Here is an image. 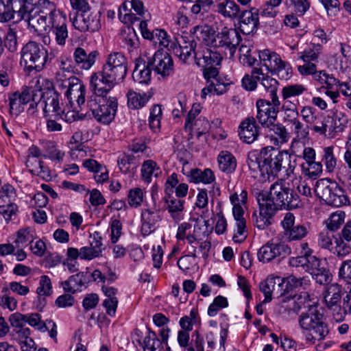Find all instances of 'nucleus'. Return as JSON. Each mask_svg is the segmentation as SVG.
Returning a JSON list of instances; mask_svg holds the SVG:
<instances>
[{"label": "nucleus", "mask_w": 351, "mask_h": 351, "mask_svg": "<svg viewBox=\"0 0 351 351\" xmlns=\"http://www.w3.org/2000/svg\"><path fill=\"white\" fill-rule=\"evenodd\" d=\"M128 70V58L123 53H110L102 69L91 75L90 84L94 93L99 96H106L115 85L124 80Z\"/></svg>", "instance_id": "f257e3e1"}, {"label": "nucleus", "mask_w": 351, "mask_h": 351, "mask_svg": "<svg viewBox=\"0 0 351 351\" xmlns=\"http://www.w3.org/2000/svg\"><path fill=\"white\" fill-rule=\"evenodd\" d=\"M191 34L204 40L207 45L219 49L224 56L232 58L237 49L241 41V36L235 28L223 27L215 34L213 27L209 25H196L191 29Z\"/></svg>", "instance_id": "f03ea898"}, {"label": "nucleus", "mask_w": 351, "mask_h": 351, "mask_svg": "<svg viewBox=\"0 0 351 351\" xmlns=\"http://www.w3.org/2000/svg\"><path fill=\"white\" fill-rule=\"evenodd\" d=\"M262 158V176L267 179L276 177L277 173L285 169L288 176L293 173L295 160L291 163V156L287 151H280L271 146L263 147L261 151Z\"/></svg>", "instance_id": "7ed1b4c3"}, {"label": "nucleus", "mask_w": 351, "mask_h": 351, "mask_svg": "<svg viewBox=\"0 0 351 351\" xmlns=\"http://www.w3.org/2000/svg\"><path fill=\"white\" fill-rule=\"evenodd\" d=\"M299 324L307 332L306 340L311 343L324 339L328 333L327 324L324 321V315L316 306L310 305L308 310L301 314Z\"/></svg>", "instance_id": "20e7f679"}, {"label": "nucleus", "mask_w": 351, "mask_h": 351, "mask_svg": "<svg viewBox=\"0 0 351 351\" xmlns=\"http://www.w3.org/2000/svg\"><path fill=\"white\" fill-rule=\"evenodd\" d=\"M317 195L328 205L341 207L350 204L346 191L335 181L323 178L317 180L315 186Z\"/></svg>", "instance_id": "39448f33"}, {"label": "nucleus", "mask_w": 351, "mask_h": 351, "mask_svg": "<svg viewBox=\"0 0 351 351\" xmlns=\"http://www.w3.org/2000/svg\"><path fill=\"white\" fill-rule=\"evenodd\" d=\"M47 50L40 43L29 41L21 51V64L28 71H41L48 61Z\"/></svg>", "instance_id": "423d86ee"}, {"label": "nucleus", "mask_w": 351, "mask_h": 351, "mask_svg": "<svg viewBox=\"0 0 351 351\" xmlns=\"http://www.w3.org/2000/svg\"><path fill=\"white\" fill-rule=\"evenodd\" d=\"M104 97L95 94L88 101V107L98 122L109 124L114 118L118 102L116 97H110L107 99Z\"/></svg>", "instance_id": "0eeeda50"}, {"label": "nucleus", "mask_w": 351, "mask_h": 351, "mask_svg": "<svg viewBox=\"0 0 351 351\" xmlns=\"http://www.w3.org/2000/svg\"><path fill=\"white\" fill-rule=\"evenodd\" d=\"M36 0H1L0 19L7 22L12 19L16 21L23 20L27 16L29 12L32 11Z\"/></svg>", "instance_id": "6e6552de"}, {"label": "nucleus", "mask_w": 351, "mask_h": 351, "mask_svg": "<svg viewBox=\"0 0 351 351\" xmlns=\"http://www.w3.org/2000/svg\"><path fill=\"white\" fill-rule=\"evenodd\" d=\"M41 90L40 95L41 101L44 104L43 113L45 117L49 115L50 112H54L55 118L63 112L61 102V96L55 90L52 82L47 80L41 81Z\"/></svg>", "instance_id": "1a4fd4ad"}, {"label": "nucleus", "mask_w": 351, "mask_h": 351, "mask_svg": "<svg viewBox=\"0 0 351 351\" xmlns=\"http://www.w3.org/2000/svg\"><path fill=\"white\" fill-rule=\"evenodd\" d=\"M289 192V183L281 180L271 185L269 192L261 191L257 193L265 195V201L277 211L279 209H287Z\"/></svg>", "instance_id": "9d476101"}, {"label": "nucleus", "mask_w": 351, "mask_h": 351, "mask_svg": "<svg viewBox=\"0 0 351 351\" xmlns=\"http://www.w3.org/2000/svg\"><path fill=\"white\" fill-rule=\"evenodd\" d=\"M271 101L260 99L256 101L257 113L256 118L262 126L267 125L270 121H276L280 102L278 97L271 98Z\"/></svg>", "instance_id": "9b49d317"}, {"label": "nucleus", "mask_w": 351, "mask_h": 351, "mask_svg": "<svg viewBox=\"0 0 351 351\" xmlns=\"http://www.w3.org/2000/svg\"><path fill=\"white\" fill-rule=\"evenodd\" d=\"M259 206V214L254 212L252 216V220L254 225L260 230H263L272 223L273 216L276 210L269 203L265 201V195H256Z\"/></svg>", "instance_id": "f8f14e48"}, {"label": "nucleus", "mask_w": 351, "mask_h": 351, "mask_svg": "<svg viewBox=\"0 0 351 351\" xmlns=\"http://www.w3.org/2000/svg\"><path fill=\"white\" fill-rule=\"evenodd\" d=\"M291 252L290 247L284 242L267 243L259 249L258 258L261 262L268 263L277 257L284 258Z\"/></svg>", "instance_id": "ddd939ff"}, {"label": "nucleus", "mask_w": 351, "mask_h": 351, "mask_svg": "<svg viewBox=\"0 0 351 351\" xmlns=\"http://www.w3.org/2000/svg\"><path fill=\"white\" fill-rule=\"evenodd\" d=\"M148 65L162 77L170 75L173 71V62L171 56L166 51L158 50L152 57H147Z\"/></svg>", "instance_id": "4468645a"}, {"label": "nucleus", "mask_w": 351, "mask_h": 351, "mask_svg": "<svg viewBox=\"0 0 351 351\" xmlns=\"http://www.w3.org/2000/svg\"><path fill=\"white\" fill-rule=\"evenodd\" d=\"M197 43L194 39H189L187 36H180L176 39L171 43L169 49L173 51V53L179 58L183 62H186L187 60L191 58L193 53V58H195V51Z\"/></svg>", "instance_id": "2eb2a0df"}, {"label": "nucleus", "mask_w": 351, "mask_h": 351, "mask_svg": "<svg viewBox=\"0 0 351 351\" xmlns=\"http://www.w3.org/2000/svg\"><path fill=\"white\" fill-rule=\"evenodd\" d=\"M73 26L81 32H97L101 27L100 16L97 13L84 12L73 19Z\"/></svg>", "instance_id": "dca6fc26"}, {"label": "nucleus", "mask_w": 351, "mask_h": 351, "mask_svg": "<svg viewBox=\"0 0 351 351\" xmlns=\"http://www.w3.org/2000/svg\"><path fill=\"white\" fill-rule=\"evenodd\" d=\"M41 86V82L38 80L35 88L25 86L23 88L21 92H19V96L23 105L29 104L27 112L30 114H35L38 105L41 101L40 95Z\"/></svg>", "instance_id": "f3484780"}, {"label": "nucleus", "mask_w": 351, "mask_h": 351, "mask_svg": "<svg viewBox=\"0 0 351 351\" xmlns=\"http://www.w3.org/2000/svg\"><path fill=\"white\" fill-rule=\"evenodd\" d=\"M237 19L239 29L243 34L250 35L257 30L259 25L258 13L255 8L242 10Z\"/></svg>", "instance_id": "a211bd4d"}, {"label": "nucleus", "mask_w": 351, "mask_h": 351, "mask_svg": "<svg viewBox=\"0 0 351 351\" xmlns=\"http://www.w3.org/2000/svg\"><path fill=\"white\" fill-rule=\"evenodd\" d=\"M223 55V53L218 49L211 47L210 48L204 47L201 51L195 53V60L196 64L199 66L221 65Z\"/></svg>", "instance_id": "6ab92c4d"}, {"label": "nucleus", "mask_w": 351, "mask_h": 351, "mask_svg": "<svg viewBox=\"0 0 351 351\" xmlns=\"http://www.w3.org/2000/svg\"><path fill=\"white\" fill-rule=\"evenodd\" d=\"M259 287L265 295L263 300L265 303L271 300L273 293L278 295L284 294L282 279L278 276H268L265 280L260 283Z\"/></svg>", "instance_id": "aec40b11"}, {"label": "nucleus", "mask_w": 351, "mask_h": 351, "mask_svg": "<svg viewBox=\"0 0 351 351\" xmlns=\"http://www.w3.org/2000/svg\"><path fill=\"white\" fill-rule=\"evenodd\" d=\"M162 219L160 210L154 206L142 209L141 211V232L143 235H148L155 229L156 224Z\"/></svg>", "instance_id": "412c9836"}, {"label": "nucleus", "mask_w": 351, "mask_h": 351, "mask_svg": "<svg viewBox=\"0 0 351 351\" xmlns=\"http://www.w3.org/2000/svg\"><path fill=\"white\" fill-rule=\"evenodd\" d=\"M260 134L259 127L253 117L245 119L239 128V135L244 143L250 144L255 141Z\"/></svg>", "instance_id": "4be33fe9"}, {"label": "nucleus", "mask_w": 351, "mask_h": 351, "mask_svg": "<svg viewBox=\"0 0 351 351\" xmlns=\"http://www.w3.org/2000/svg\"><path fill=\"white\" fill-rule=\"evenodd\" d=\"M98 56L99 52L96 50L87 51L80 47H76L73 55L75 67L85 70L90 69Z\"/></svg>", "instance_id": "5701e85b"}, {"label": "nucleus", "mask_w": 351, "mask_h": 351, "mask_svg": "<svg viewBox=\"0 0 351 351\" xmlns=\"http://www.w3.org/2000/svg\"><path fill=\"white\" fill-rule=\"evenodd\" d=\"M153 69L148 65V59L137 58L135 61V68L132 73L134 80L139 84H147L151 80V73Z\"/></svg>", "instance_id": "b1692460"}, {"label": "nucleus", "mask_w": 351, "mask_h": 351, "mask_svg": "<svg viewBox=\"0 0 351 351\" xmlns=\"http://www.w3.org/2000/svg\"><path fill=\"white\" fill-rule=\"evenodd\" d=\"M49 24L50 27L49 29L52 31L53 34L55 36L56 43L59 45H64L66 39L69 36L66 15L63 14Z\"/></svg>", "instance_id": "393cba45"}, {"label": "nucleus", "mask_w": 351, "mask_h": 351, "mask_svg": "<svg viewBox=\"0 0 351 351\" xmlns=\"http://www.w3.org/2000/svg\"><path fill=\"white\" fill-rule=\"evenodd\" d=\"M34 10L35 8L33 7L32 11L29 12L27 16L23 20L27 23L31 32L37 33L38 35L42 34L49 29L50 24L48 20L41 17Z\"/></svg>", "instance_id": "a878e982"}, {"label": "nucleus", "mask_w": 351, "mask_h": 351, "mask_svg": "<svg viewBox=\"0 0 351 351\" xmlns=\"http://www.w3.org/2000/svg\"><path fill=\"white\" fill-rule=\"evenodd\" d=\"M324 121L328 136L330 138H333L336 134L343 132L347 123L346 118L341 113L327 116L324 118Z\"/></svg>", "instance_id": "bb28decb"}, {"label": "nucleus", "mask_w": 351, "mask_h": 351, "mask_svg": "<svg viewBox=\"0 0 351 351\" xmlns=\"http://www.w3.org/2000/svg\"><path fill=\"white\" fill-rule=\"evenodd\" d=\"M214 6L216 12L231 19H237L241 12L239 5L232 0H219Z\"/></svg>", "instance_id": "cd10ccee"}, {"label": "nucleus", "mask_w": 351, "mask_h": 351, "mask_svg": "<svg viewBox=\"0 0 351 351\" xmlns=\"http://www.w3.org/2000/svg\"><path fill=\"white\" fill-rule=\"evenodd\" d=\"M182 172L189 178V180L191 182L210 184L215 179L213 171L210 169H206L204 171H202L199 169L195 168L191 169L187 173H185L184 169L183 168Z\"/></svg>", "instance_id": "c85d7f7f"}, {"label": "nucleus", "mask_w": 351, "mask_h": 351, "mask_svg": "<svg viewBox=\"0 0 351 351\" xmlns=\"http://www.w3.org/2000/svg\"><path fill=\"white\" fill-rule=\"evenodd\" d=\"M75 82V84L71 86L70 88L66 90L64 94L69 99V103L72 104L73 100H75L78 106H80L85 102L86 88L79 78Z\"/></svg>", "instance_id": "c756f323"}, {"label": "nucleus", "mask_w": 351, "mask_h": 351, "mask_svg": "<svg viewBox=\"0 0 351 351\" xmlns=\"http://www.w3.org/2000/svg\"><path fill=\"white\" fill-rule=\"evenodd\" d=\"M26 166L27 167H32V169H29L31 173L36 174L38 176L47 181L51 180V171L47 167L45 166L43 161L38 160L36 158H27Z\"/></svg>", "instance_id": "7c9ffc66"}, {"label": "nucleus", "mask_w": 351, "mask_h": 351, "mask_svg": "<svg viewBox=\"0 0 351 351\" xmlns=\"http://www.w3.org/2000/svg\"><path fill=\"white\" fill-rule=\"evenodd\" d=\"M276 57L274 64H269L272 72L276 73L280 79L288 80L291 77L292 68L289 63L282 60L280 56Z\"/></svg>", "instance_id": "2f4dec72"}, {"label": "nucleus", "mask_w": 351, "mask_h": 351, "mask_svg": "<svg viewBox=\"0 0 351 351\" xmlns=\"http://www.w3.org/2000/svg\"><path fill=\"white\" fill-rule=\"evenodd\" d=\"M219 169L226 173H231L237 167L234 156L227 151H222L218 156Z\"/></svg>", "instance_id": "473e14b6"}, {"label": "nucleus", "mask_w": 351, "mask_h": 351, "mask_svg": "<svg viewBox=\"0 0 351 351\" xmlns=\"http://www.w3.org/2000/svg\"><path fill=\"white\" fill-rule=\"evenodd\" d=\"M261 75H263L261 68L253 67L251 74H245L242 79V86L249 91L254 90L257 87V82L261 80Z\"/></svg>", "instance_id": "72a5a7b5"}, {"label": "nucleus", "mask_w": 351, "mask_h": 351, "mask_svg": "<svg viewBox=\"0 0 351 351\" xmlns=\"http://www.w3.org/2000/svg\"><path fill=\"white\" fill-rule=\"evenodd\" d=\"M165 203L171 217L176 221L181 220V213L184 210V201L169 196L165 199Z\"/></svg>", "instance_id": "f704fd0d"}, {"label": "nucleus", "mask_w": 351, "mask_h": 351, "mask_svg": "<svg viewBox=\"0 0 351 351\" xmlns=\"http://www.w3.org/2000/svg\"><path fill=\"white\" fill-rule=\"evenodd\" d=\"M276 121H270L267 125L263 126V128H268L270 132H273L271 135H275L276 141H279L281 143H286L289 139V134L287 129L281 123H275Z\"/></svg>", "instance_id": "c9c22d12"}, {"label": "nucleus", "mask_w": 351, "mask_h": 351, "mask_svg": "<svg viewBox=\"0 0 351 351\" xmlns=\"http://www.w3.org/2000/svg\"><path fill=\"white\" fill-rule=\"evenodd\" d=\"M302 173L309 178L315 179L321 176L323 171L322 162L311 161L301 165Z\"/></svg>", "instance_id": "e433bc0d"}, {"label": "nucleus", "mask_w": 351, "mask_h": 351, "mask_svg": "<svg viewBox=\"0 0 351 351\" xmlns=\"http://www.w3.org/2000/svg\"><path fill=\"white\" fill-rule=\"evenodd\" d=\"M322 159L325 165L326 169L328 173L334 171L337 167V160L334 153V147L328 146L323 149L322 151Z\"/></svg>", "instance_id": "4c0bfd02"}, {"label": "nucleus", "mask_w": 351, "mask_h": 351, "mask_svg": "<svg viewBox=\"0 0 351 351\" xmlns=\"http://www.w3.org/2000/svg\"><path fill=\"white\" fill-rule=\"evenodd\" d=\"M127 98L128 106L131 109H139L143 107L149 99L146 94L141 95L132 90L128 92Z\"/></svg>", "instance_id": "58836bf2"}, {"label": "nucleus", "mask_w": 351, "mask_h": 351, "mask_svg": "<svg viewBox=\"0 0 351 351\" xmlns=\"http://www.w3.org/2000/svg\"><path fill=\"white\" fill-rule=\"evenodd\" d=\"M322 46L319 44H313L312 47L304 49L298 53V57L304 62H313L317 60L321 53Z\"/></svg>", "instance_id": "ea45409f"}, {"label": "nucleus", "mask_w": 351, "mask_h": 351, "mask_svg": "<svg viewBox=\"0 0 351 351\" xmlns=\"http://www.w3.org/2000/svg\"><path fill=\"white\" fill-rule=\"evenodd\" d=\"M160 173V169L158 167L156 162L152 160H145L142 165V177L147 182L151 181V178L153 175L158 177Z\"/></svg>", "instance_id": "a19ab883"}, {"label": "nucleus", "mask_w": 351, "mask_h": 351, "mask_svg": "<svg viewBox=\"0 0 351 351\" xmlns=\"http://www.w3.org/2000/svg\"><path fill=\"white\" fill-rule=\"evenodd\" d=\"M203 226L206 227V230L203 231L201 234L199 233V230H202V226L199 224H197L194 226L193 234H187L185 239H186L189 244L192 245L195 241L199 242L200 241L203 240L204 238L208 237L209 236L211 231H208L207 230V221H204Z\"/></svg>", "instance_id": "79ce46f5"}, {"label": "nucleus", "mask_w": 351, "mask_h": 351, "mask_svg": "<svg viewBox=\"0 0 351 351\" xmlns=\"http://www.w3.org/2000/svg\"><path fill=\"white\" fill-rule=\"evenodd\" d=\"M335 236L329 230H323L318 234L317 244L322 249L328 250L330 252L333 250L332 241Z\"/></svg>", "instance_id": "37998d69"}, {"label": "nucleus", "mask_w": 351, "mask_h": 351, "mask_svg": "<svg viewBox=\"0 0 351 351\" xmlns=\"http://www.w3.org/2000/svg\"><path fill=\"white\" fill-rule=\"evenodd\" d=\"M10 113L19 115L24 110V105L19 96V91H16L9 96Z\"/></svg>", "instance_id": "c03bdc74"}, {"label": "nucleus", "mask_w": 351, "mask_h": 351, "mask_svg": "<svg viewBox=\"0 0 351 351\" xmlns=\"http://www.w3.org/2000/svg\"><path fill=\"white\" fill-rule=\"evenodd\" d=\"M315 278L317 282L320 285H324L329 283L331 281L332 276L328 269H326L324 266H322V263L319 264V267H317L310 273Z\"/></svg>", "instance_id": "a18cd8bd"}, {"label": "nucleus", "mask_w": 351, "mask_h": 351, "mask_svg": "<svg viewBox=\"0 0 351 351\" xmlns=\"http://www.w3.org/2000/svg\"><path fill=\"white\" fill-rule=\"evenodd\" d=\"M261 84L265 88V90L270 93L271 98L274 97H278L276 92L278 86V82L269 76L268 75H265L263 73V75H261Z\"/></svg>", "instance_id": "49530a36"}, {"label": "nucleus", "mask_w": 351, "mask_h": 351, "mask_svg": "<svg viewBox=\"0 0 351 351\" xmlns=\"http://www.w3.org/2000/svg\"><path fill=\"white\" fill-rule=\"evenodd\" d=\"M346 214L343 211L337 210L332 213L326 221V226L329 230L335 231L344 222Z\"/></svg>", "instance_id": "de8ad7c7"}, {"label": "nucleus", "mask_w": 351, "mask_h": 351, "mask_svg": "<svg viewBox=\"0 0 351 351\" xmlns=\"http://www.w3.org/2000/svg\"><path fill=\"white\" fill-rule=\"evenodd\" d=\"M340 299L341 294L339 291H336L335 288H329L324 295V302H326L327 307L329 308H332L335 306V308H338L341 311L340 306L337 305Z\"/></svg>", "instance_id": "09e8293b"}, {"label": "nucleus", "mask_w": 351, "mask_h": 351, "mask_svg": "<svg viewBox=\"0 0 351 351\" xmlns=\"http://www.w3.org/2000/svg\"><path fill=\"white\" fill-rule=\"evenodd\" d=\"M306 88L302 84H295L285 86L282 90V97L284 99L302 95Z\"/></svg>", "instance_id": "8fccbe9b"}, {"label": "nucleus", "mask_w": 351, "mask_h": 351, "mask_svg": "<svg viewBox=\"0 0 351 351\" xmlns=\"http://www.w3.org/2000/svg\"><path fill=\"white\" fill-rule=\"evenodd\" d=\"M228 306V302L227 298L221 295H218L208 306V315L210 317H214L217 314L220 309L226 308Z\"/></svg>", "instance_id": "3c124183"}, {"label": "nucleus", "mask_w": 351, "mask_h": 351, "mask_svg": "<svg viewBox=\"0 0 351 351\" xmlns=\"http://www.w3.org/2000/svg\"><path fill=\"white\" fill-rule=\"evenodd\" d=\"M122 36L128 49L136 48L138 44V38L133 28L128 27L122 32Z\"/></svg>", "instance_id": "603ef678"}, {"label": "nucleus", "mask_w": 351, "mask_h": 351, "mask_svg": "<svg viewBox=\"0 0 351 351\" xmlns=\"http://www.w3.org/2000/svg\"><path fill=\"white\" fill-rule=\"evenodd\" d=\"M335 246L332 253L339 258H343L351 253V246L346 243L341 238L335 239Z\"/></svg>", "instance_id": "864d4df0"}, {"label": "nucleus", "mask_w": 351, "mask_h": 351, "mask_svg": "<svg viewBox=\"0 0 351 351\" xmlns=\"http://www.w3.org/2000/svg\"><path fill=\"white\" fill-rule=\"evenodd\" d=\"M151 34H153V39L151 40L155 44L158 43L161 47L169 48L173 41L168 39L167 34L165 30L156 29Z\"/></svg>", "instance_id": "5fc2aeb1"}, {"label": "nucleus", "mask_w": 351, "mask_h": 351, "mask_svg": "<svg viewBox=\"0 0 351 351\" xmlns=\"http://www.w3.org/2000/svg\"><path fill=\"white\" fill-rule=\"evenodd\" d=\"M308 233L307 228L303 225L293 226L286 232L289 241H298L302 239Z\"/></svg>", "instance_id": "6e6d98bb"}, {"label": "nucleus", "mask_w": 351, "mask_h": 351, "mask_svg": "<svg viewBox=\"0 0 351 351\" xmlns=\"http://www.w3.org/2000/svg\"><path fill=\"white\" fill-rule=\"evenodd\" d=\"M143 199V192L140 188H134L129 191L128 195V204L130 206L138 207Z\"/></svg>", "instance_id": "4d7b16f0"}, {"label": "nucleus", "mask_w": 351, "mask_h": 351, "mask_svg": "<svg viewBox=\"0 0 351 351\" xmlns=\"http://www.w3.org/2000/svg\"><path fill=\"white\" fill-rule=\"evenodd\" d=\"M304 278H297L295 276H290L286 279L282 280L283 282V292L284 293L293 291L297 288L302 287Z\"/></svg>", "instance_id": "13d9d810"}, {"label": "nucleus", "mask_w": 351, "mask_h": 351, "mask_svg": "<svg viewBox=\"0 0 351 351\" xmlns=\"http://www.w3.org/2000/svg\"><path fill=\"white\" fill-rule=\"evenodd\" d=\"M36 293L39 296H49L52 293L51 282L47 276H42L40 277Z\"/></svg>", "instance_id": "bf43d9fd"}, {"label": "nucleus", "mask_w": 351, "mask_h": 351, "mask_svg": "<svg viewBox=\"0 0 351 351\" xmlns=\"http://www.w3.org/2000/svg\"><path fill=\"white\" fill-rule=\"evenodd\" d=\"M204 343L203 337L197 330H195L193 332L191 342L189 345L186 351H204Z\"/></svg>", "instance_id": "052dcab7"}, {"label": "nucleus", "mask_w": 351, "mask_h": 351, "mask_svg": "<svg viewBox=\"0 0 351 351\" xmlns=\"http://www.w3.org/2000/svg\"><path fill=\"white\" fill-rule=\"evenodd\" d=\"M237 234L233 236V240L234 242L241 243L246 238V235L244 234L246 232V221L245 218H237Z\"/></svg>", "instance_id": "680f3d73"}, {"label": "nucleus", "mask_w": 351, "mask_h": 351, "mask_svg": "<svg viewBox=\"0 0 351 351\" xmlns=\"http://www.w3.org/2000/svg\"><path fill=\"white\" fill-rule=\"evenodd\" d=\"M289 194H288L287 210L298 208L301 204V199L299 195L295 191L293 186L289 183Z\"/></svg>", "instance_id": "e2e57ef3"}, {"label": "nucleus", "mask_w": 351, "mask_h": 351, "mask_svg": "<svg viewBox=\"0 0 351 351\" xmlns=\"http://www.w3.org/2000/svg\"><path fill=\"white\" fill-rule=\"evenodd\" d=\"M275 56L279 57L280 56L278 53L271 52L268 49H265L258 53L260 63L263 62V65L268 69H270L269 64H274L275 62Z\"/></svg>", "instance_id": "0e129e2a"}, {"label": "nucleus", "mask_w": 351, "mask_h": 351, "mask_svg": "<svg viewBox=\"0 0 351 351\" xmlns=\"http://www.w3.org/2000/svg\"><path fill=\"white\" fill-rule=\"evenodd\" d=\"M293 131L298 139H305L309 134V125L303 124L299 119L292 124Z\"/></svg>", "instance_id": "69168bd1"}, {"label": "nucleus", "mask_w": 351, "mask_h": 351, "mask_svg": "<svg viewBox=\"0 0 351 351\" xmlns=\"http://www.w3.org/2000/svg\"><path fill=\"white\" fill-rule=\"evenodd\" d=\"M5 46L10 52H15L18 48L16 32L11 27L8 29L6 34Z\"/></svg>", "instance_id": "338daca9"}, {"label": "nucleus", "mask_w": 351, "mask_h": 351, "mask_svg": "<svg viewBox=\"0 0 351 351\" xmlns=\"http://www.w3.org/2000/svg\"><path fill=\"white\" fill-rule=\"evenodd\" d=\"M300 114L302 119L306 123L307 125H312L315 123L317 120V115L315 114V110L311 106H304L300 111Z\"/></svg>", "instance_id": "774afa93"}]
</instances>
